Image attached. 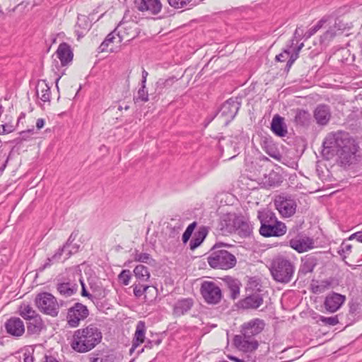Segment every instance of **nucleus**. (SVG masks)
<instances>
[{
    "label": "nucleus",
    "mask_w": 362,
    "mask_h": 362,
    "mask_svg": "<svg viewBox=\"0 0 362 362\" xmlns=\"http://www.w3.org/2000/svg\"><path fill=\"white\" fill-rule=\"evenodd\" d=\"M288 49H284L283 52L279 54L276 56V61L279 62H285L288 58V59L291 58L292 53H290Z\"/></svg>",
    "instance_id": "obj_48"
},
{
    "label": "nucleus",
    "mask_w": 362,
    "mask_h": 362,
    "mask_svg": "<svg viewBox=\"0 0 362 362\" xmlns=\"http://www.w3.org/2000/svg\"><path fill=\"white\" fill-rule=\"evenodd\" d=\"M352 138L347 132L344 131H337L329 133L324 139L322 144V156L326 159L333 158L336 153L349 143Z\"/></svg>",
    "instance_id": "obj_4"
},
{
    "label": "nucleus",
    "mask_w": 362,
    "mask_h": 362,
    "mask_svg": "<svg viewBox=\"0 0 362 362\" xmlns=\"http://www.w3.org/2000/svg\"><path fill=\"white\" fill-rule=\"evenodd\" d=\"M6 332L13 337H21L25 332L23 322L19 317H11L5 322Z\"/></svg>",
    "instance_id": "obj_17"
},
{
    "label": "nucleus",
    "mask_w": 362,
    "mask_h": 362,
    "mask_svg": "<svg viewBox=\"0 0 362 362\" xmlns=\"http://www.w3.org/2000/svg\"><path fill=\"white\" fill-rule=\"evenodd\" d=\"M260 221L259 233L264 237H280L286 234L285 223L277 220L275 214L270 210H263L258 212Z\"/></svg>",
    "instance_id": "obj_2"
},
{
    "label": "nucleus",
    "mask_w": 362,
    "mask_h": 362,
    "mask_svg": "<svg viewBox=\"0 0 362 362\" xmlns=\"http://www.w3.org/2000/svg\"><path fill=\"white\" fill-rule=\"evenodd\" d=\"M136 101L147 102L148 100V94L146 90V84H141V87L137 92V95L134 98Z\"/></svg>",
    "instance_id": "obj_41"
},
{
    "label": "nucleus",
    "mask_w": 362,
    "mask_h": 362,
    "mask_svg": "<svg viewBox=\"0 0 362 362\" xmlns=\"http://www.w3.org/2000/svg\"><path fill=\"white\" fill-rule=\"evenodd\" d=\"M200 293L204 301L211 305L218 304L222 297V291L218 284L214 281H204L201 284Z\"/></svg>",
    "instance_id": "obj_8"
},
{
    "label": "nucleus",
    "mask_w": 362,
    "mask_h": 362,
    "mask_svg": "<svg viewBox=\"0 0 362 362\" xmlns=\"http://www.w3.org/2000/svg\"><path fill=\"white\" fill-rule=\"evenodd\" d=\"M319 320L325 325H329L332 326L336 325L339 323L337 316L325 317L320 315L319 317Z\"/></svg>",
    "instance_id": "obj_44"
},
{
    "label": "nucleus",
    "mask_w": 362,
    "mask_h": 362,
    "mask_svg": "<svg viewBox=\"0 0 362 362\" xmlns=\"http://www.w3.org/2000/svg\"><path fill=\"white\" fill-rule=\"evenodd\" d=\"M314 118L319 125H326L331 118V112L329 106L319 105L314 110Z\"/></svg>",
    "instance_id": "obj_19"
},
{
    "label": "nucleus",
    "mask_w": 362,
    "mask_h": 362,
    "mask_svg": "<svg viewBox=\"0 0 362 362\" xmlns=\"http://www.w3.org/2000/svg\"><path fill=\"white\" fill-rule=\"evenodd\" d=\"M90 23L86 16H79L75 26V33L78 38L83 37L86 32L90 29Z\"/></svg>",
    "instance_id": "obj_27"
},
{
    "label": "nucleus",
    "mask_w": 362,
    "mask_h": 362,
    "mask_svg": "<svg viewBox=\"0 0 362 362\" xmlns=\"http://www.w3.org/2000/svg\"><path fill=\"white\" fill-rule=\"evenodd\" d=\"M335 35V33L332 30H329L327 31H326L324 34V37L325 39H327V38H332Z\"/></svg>",
    "instance_id": "obj_60"
},
{
    "label": "nucleus",
    "mask_w": 362,
    "mask_h": 362,
    "mask_svg": "<svg viewBox=\"0 0 362 362\" xmlns=\"http://www.w3.org/2000/svg\"><path fill=\"white\" fill-rule=\"evenodd\" d=\"M148 75V73L145 69H143L141 84H146Z\"/></svg>",
    "instance_id": "obj_61"
},
{
    "label": "nucleus",
    "mask_w": 362,
    "mask_h": 362,
    "mask_svg": "<svg viewBox=\"0 0 362 362\" xmlns=\"http://www.w3.org/2000/svg\"><path fill=\"white\" fill-rule=\"evenodd\" d=\"M196 226L197 223L193 222L187 226V229L182 235V241L184 243H186L189 240Z\"/></svg>",
    "instance_id": "obj_43"
},
{
    "label": "nucleus",
    "mask_w": 362,
    "mask_h": 362,
    "mask_svg": "<svg viewBox=\"0 0 362 362\" xmlns=\"http://www.w3.org/2000/svg\"><path fill=\"white\" fill-rule=\"evenodd\" d=\"M289 245L299 253L307 252L313 248V240L308 237L293 238L289 241Z\"/></svg>",
    "instance_id": "obj_18"
},
{
    "label": "nucleus",
    "mask_w": 362,
    "mask_h": 362,
    "mask_svg": "<svg viewBox=\"0 0 362 362\" xmlns=\"http://www.w3.org/2000/svg\"><path fill=\"white\" fill-rule=\"evenodd\" d=\"M146 325L144 321H139L136 331L134 333V336L132 340V348L130 349V353L132 352L141 344H143L145 341V334H146Z\"/></svg>",
    "instance_id": "obj_22"
},
{
    "label": "nucleus",
    "mask_w": 362,
    "mask_h": 362,
    "mask_svg": "<svg viewBox=\"0 0 362 362\" xmlns=\"http://www.w3.org/2000/svg\"><path fill=\"white\" fill-rule=\"evenodd\" d=\"M25 117V114L24 113H21V115L19 116L18 119L17 125H19L20 123L21 122V120L24 119Z\"/></svg>",
    "instance_id": "obj_63"
},
{
    "label": "nucleus",
    "mask_w": 362,
    "mask_h": 362,
    "mask_svg": "<svg viewBox=\"0 0 362 362\" xmlns=\"http://www.w3.org/2000/svg\"><path fill=\"white\" fill-rule=\"evenodd\" d=\"M134 258L136 262L147 263L151 259V256L148 253H139L138 251H136Z\"/></svg>",
    "instance_id": "obj_45"
},
{
    "label": "nucleus",
    "mask_w": 362,
    "mask_h": 362,
    "mask_svg": "<svg viewBox=\"0 0 362 362\" xmlns=\"http://www.w3.org/2000/svg\"><path fill=\"white\" fill-rule=\"evenodd\" d=\"M119 281L124 286H127L131 279V272L128 269L123 270L118 276Z\"/></svg>",
    "instance_id": "obj_42"
},
{
    "label": "nucleus",
    "mask_w": 362,
    "mask_h": 362,
    "mask_svg": "<svg viewBox=\"0 0 362 362\" xmlns=\"http://www.w3.org/2000/svg\"><path fill=\"white\" fill-rule=\"evenodd\" d=\"M263 298L259 293L249 295L240 301V305L243 309H257L263 304Z\"/></svg>",
    "instance_id": "obj_21"
},
{
    "label": "nucleus",
    "mask_w": 362,
    "mask_h": 362,
    "mask_svg": "<svg viewBox=\"0 0 362 362\" xmlns=\"http://www.w3.org/2000/svg\"><path fill=\"white\" fill-rule=\"evenodd\" d=\"M36 93L37 97L43 102H48L50 100V88L45 80L38 81L36 86Z\"/></svg>",
    "instance_id": "obj_28"
},
{
    "label": "nucleus",
    "mask_w": 362,
    "mask_h": 362,
    "mask_svg": "<svg viewBox=\"0 0 362 362\" xmlns=\"http://www.w3.org/2000/svg\"><path fill=\"white\" fill-rule=\"evenodd\" d=\"M78 248H79L78 245H76V244L73 245L71 243V245L69 248H67V250L66 251V256L64 257V259H67L68 258H69L71 257V255L77 252L78 250Z\"/></svg>",
    "instance_id": "obj_51"
},
{
    "label": "nucleus",
    "mask_w": 362,
    "mask_h": 362,
    "mask_svg": "<svg viewBox=\"0 0 362 362\" xmlns=\"http://www.w3.org/2000/svg\"><path fill=\"white\" fill-rule=\"evenodd\" d=\"M303 47H304L303 42H300V44H298V41H296V45L295 46V47L293 49V53L291 54V57L287 61V63H286V69L288 70L290 69V68L291 67V66L293 65L294 62L298 58L299 53Z\"/></svg>",
    "instance_id": "obj_37"
},
{
    "label": "nucleus",
    "mask_w": 362,
    "mask_h": 362,
    "mask_svg": "<svg viewBox=\"0 0 362 362\" xmlns=\"http://www.w3.org/2000/svg\"><path fill=\"white\" fill-rule=\"evenodd\" d=\"M124 23H119L117 27L110 33H109L104 41L101 43L100 48L102 52L105 51L108 46L112 43L119 44L125 38V35L122 33V29ZM124 29L127 28L124 27Z\"/></svg>",
    "instance_id": "obj_14"
},
{
    "label": "nucleus",
    "mask_w": 362,
    "mask_h": 362,
    "mask_svg": "<svg viewBox=\"0 0 362 362\" xmlns=\"http://www.w3.org/2000/svg\"><path fill=\"white\" fill-rule=\"evenodd\" d=\"M77 237V233H75L74 232H73L69 238H68L67 241L66 242V243L63 245L66 249L69 248L71 245V243L75 240V239Z\"/></svg>",
    "instance_id": "obj_54"
},
{
    "label": "nucleus",
    "mask_w": 362,
    "mask_h": 362,
    "mask_svg": "<svg viewBox=\"0 0 362 362\" xmlns=\"http://www.w3.org/2000/svg\"><path fill=\"white\" fill-rule=\"evenodd\" d=\"M19 315L25 320L33 319L39 315L33 308L25 303H23L18 308Z\"/></svg>",
    "instance_id": "obj_34"
},
{
    "label": "nucleus",
    "mask_w": 362,
    "mask_h": 362,
    "mask_svg": "<svg viewBox=\"0 0 362 362\" xmlns=\"http://www.w3.org/2000/svg\"><path fill=\"white\" fill-rule=\"evenodd\" d=\"M304 37L303 35V30L300 28H297L294 32L293 37L294 39H296L297 41H299L302 39V37Z\"/></svg>",
    "instance_id": "obj_55"
},
{
    "label": "nucleus",
    "mask_w": 362,
    "mask_h": 362,
    "mask_svg": "<svg viewBox=\"0 0 362 362\" xmlns=\"http://www.w3.org/2000/svg\"><path fill=\"white\" fill-rule=\"evenodd\" d=\"M35 303L40 311L44 314L56 317L59 313V305L56 298L49 293H38L35 297Z\"/></svg>",
    "instance_id": "obj_6"
},
{
    "label": "nucleus",
    "mask_w": 362,
    "mask_h": 362,
    "mask_svg": "<svg viewBox=\"0 0 362 362\" xmlns=\"http://www.w3.org/2000/svg\"><path fill=\"white\" fill-rule=\"evenodd\" d=\"M233 343L237 349L243 352H252L259 346L255 337L243 332L234 337Z\"/></svg>",
    "instance_id": "obj_11"
},
{
    "label": "nucleus",
    "mask_w": 362,
    "mask_h": 362,
    "mask_svg": "<svg viewBox=\"0 0 362 362\" xmlns=\"http://www.w3.org/2000/svg\"><path fill=\"white\" fill-rule=\"evenodd\" d=\"M271 129L279 136H285L287 134V128L284 122V118L276 115L272 121Z\"/></svg>",
    "instance_id": "obj_26"
},
{
    "label": "nucleus",
    "mask_w": 362,
    "mask_h": 362,
    "mask_svg": "<svg viewBox=\"0 0 362 362\" xmlns=\"http://www.w3.org/2000/svg\"><path fill=\"white\" fill-rule=\"evenodd\" d=\"M162 8V4L160 0H141L138 8L141 11H148L151 14H158Z\"/></svg>",
    "instance_id": "obj_24"
},
{
    "label": "nucleus",
    "mask_w": 362,
    "mask_h": 362,
    "mask_svg": "<svg viewBox=\"0 0 362 362\" xmlns=\"http://www.w3.org/2000/svg\"><path fill=\"white\" fill-rule=\"evenodd\" d=\"M89 310L86 305L81 303H76L67 310L66 321L71 327H76L81 321L88 317Z\"/></svg>",
    "instance_id": "obj_9"
},
{
    "label": "nucleus",
    "mask_w": 362,
    "mask_h": 362,
    "mask_svg": "<svg viewBox=\"0 0 362 362\" xmlns=\"http://www.w3.org/2000/svg\"><path fill=\"white\" fill-rule=\"evenodd\" d=\"M240 107V103L236 100L230 98L221 106L218 115L226 118V122L232 120L237 115Z\"/></svg>",
    "instance_id": "obj_13"
},
{
    "label": "nucleus",
    "mask_w": 362,
    "mask_h": 362,
    "mask_svg": "<svg viewBox=\"0 0 362 362\" xmlns=\"http://www.w3.org/2000/svg\"><path fill=\"white\" fill-rule=\"evenodd\" d=\"M191 0H168V4L175 8H181L186 6Z\"/></svg>",
    "instance_id": "obj_46"
},
{
    "label": "nucleus",
    "mask_w": 362,
    "mask_h": 362,
    "mask_svg": "<svg viewBox=\"0 0 362 362\" xmlns=\"http://www.w3.org/2000/svg\"><path fill=\"white\" fill-rule=\"evenodd\" d=\"M153 346V341L148 340L145 345V348L152 349Z\"/></svg>",
    "instance_id": "obj_62"
},
{
    "label": "nucleus",
    "mask_w": 362,
    "mask_h": 362,
    "mask_svg": "<svg viewBox=\"0 0 362 362\" xmlns=\"http://www.w3.org/2000/svg\"><path fill=\"white\" fill-rule=\"evenodd\" d=\"M356 239L358 242L362 243V231H358L351 235L349 238V240Z\"/></svg>",
    "instance_id": "obj_57"
},
{
    "label": "nucleus",
    "mask_w": 362,
    "mask_h": 362,
    "mask_svg": "<svg viewBox=\"0 0 362 362\" xmlns=\"http://www.w3.org/2000/svg\"><path fill=\"white\" fill-rule=\"evenodd\" d=\"M274 203L276 209L283 218H290L296 212L297 202L291 195L279 194L275 197Z\"/></svg>",
    "instance_id": "obj_7"
},
{
    "label": "nucleus",
    "mask_w": 362,
    "mask_h": 362,
    "mask_svg": "<svg viewBox=\"0 0 362 362\" xmlns=\"http://www.w3.org/2000/svg\"><path fill=\"white\" fill-rule=\"evenodd\" d=\"M207 262L213 269H229L236 264V257L226 250H216L214 248L209 257Z\"/></svg>",
    "instance_id": "obj_5"
},
{
    "label": "nucleus",
    "mask_w": 362,
    "mask_h": 362,
    "mask_svg": "<svg viewBox=\"0 0 362 362\" xmlns=\"http://www.w3.org/2000/svg\"><path fill=\"white\" fill-rule=\"evenodd\" d=\"M66 250L67 249L64 246L59 247L52 257L47 258L44 264L40 267V270L43 271L46 268L49 267L52 264L59 262L62 259L63 254H66Z\"/></svg>",
    "instance_id": "obj_32"
},
{
    "label": "nucleus",
    "mask_w": 362,
    "mask_h": 362,
    "mask_svg": "<svg viewBox=\"0 0 362 362\" xmlns=\"http://www.w3.org/2000/svg\"><path fill=\"white\" fill-rule=\"evenodd\" d=\"M176 81L177 78L175 76H170L166 79L160 78L156 83V89L162 90L164 88H169Z\"/></svg>",
    "instance_id": "obj_38"
},
{
    "label": "nucleus",
    "mask_w": 362,
    "mask_h": 362,
    "mask_svg": "<svg viewBox=\"0 0 362 362\" xmlns=\"http://www.w3.org/2000/svg\"><path fill=\"white\" fill-rule=\"evenodd\" d=\"M295 41H297L296 39H294L293 37L291 39L288 43L286 44V47L284 49H288V52L290 53H293V49L295 47L296 43H295Z\"/></svg>",
    "instance_id": "obj_56"
},
{
    "label": "nucleus",
    "mask_w": 362,
    "mask_h": 362,
    "mask_svg": "<svg viewBox=\"0 0 362 362\" xmlns=\"http://www.w3.org/2000/svg\"><path fill=\"white\" fill-rule=\"evenodd\" d=\"M193 305L194 300L191 298L180 299L175 303L173 313L176 317L184 315L192 308Z\"/></svg>",
    "instance_id": "obj_20"
},
{
    "label": "nucleus",
    "mask_w": 362,
    "mask_h": 362,
    "mask_svg": "<svg viewBox=\"0 0 362 362\" xmlns=\"http://www.w3.org/2000/svg\"><path fill=\"white\" fill-rule=\"evenodd\" d=\"M327 19L326 17H323L321 20H320L315 25L310 28L304 35L305 39L310 38L314 34H315L327 22Z\"/></svg>",
    "instance_id": "obj_39"
},
{
    "label": "nucleus",
    "mask_w": 362,
    "mask_h": 362,
    "mask_svg": "<svg viewBox=\"0 0 362 362\" xmlns=\"http://www.w3.org/2000/svg\"><path fill=\"white\" fill-rule=\"evenodd\" d=\"M345 300L344 296L333 292L326 296L324 305L327 311L334 313L341 308Z\"/></svg>",
    "instance_id": "obj_15"
},
{
    "label": "nucleus",
    "mask_w": 362,
    "mask_h": 362,
    "mask_svg": "<svg viewBox=\"0 0 362 362\" xmlns=\"http://www.w3.org/2000/svg\"><path fill=\"white\" fill-rule=\"evenodd\" d=\"M229 221H232L233 224L226 225L228 232H237L240 236L245 238L250 236L252 231V227L243 217L235 216L233 219L230 218Z\"/></svg>",
    "instance_id": "obj_12"
},
{
    "label": "nucleus",
    "mask_w": 362,
    "mask_h": 362,
    "mask_svg": "<svg viewBox=\"0 0 362 362\" xmlns=\"http://www.w3.org/2000/svg\"><path fill=\"white\" fill-rule=\"evenodd\" d=\"M115 356L111 355H106L103 357H92L90 358V362H113Z\"/></svg>",
    "instance_id": "obj_47"
},
{
    "label": "nucleus",
    "mask_w": 362,
    "mask_h": 362,
    "mask_svg": "<svg viewBox=\"0 0 362 362\" xmlns=\"http://www.w3.org/2000/svg\"><path fill=\"white\" fill-rule=\"evenodd\" d=\"M100 329L94 324L74 332L71 348L78 353H86L95 348L102 340Z\"/></svg>",
    "instance_id": "obj_1"
},
{
    "label": "nucleus",
    "mask_w": 362,
    "mask_h": 362,
    "mask_svg": "<svg viewBox=\"0 0 362 362\" xmlns=\"http://www.w3.org/2000/svg\"><path fill=\"white\" fill-rule=\"evenodd\" d=\"M78 288V284L71 281L58 283L57 285V291L65 297H69L76 293Z\"/></svg>",
    "instance_id": "obj_25"
},
{
    "label": "nucleus",
    "mask_w": 362,
    "mask_h": 362,
    "mask_svg": "<svg viewBox=\"0 0 362 362\" xmlns=\"http://www.w3.org/2000/svg\"><path fill=\"white\" fill-rule=\"evenodd\" d=\"M148 285L142 284V282L138 281L133 285V291L136 297L139 298L144 294L149 288Z\"/></svg>",
    "instance_id": "obj_40"
},
{
    "label": "nucleus",
    "mask_w": 362,
    "mask_h": 362,
    "mask_svg": "<svg viewBox=\"0 0 362 362\" xmlns=\"http://www.w3.org/2000/svg\"><path fill=\"white\" fill-rule=\"evenodd\" d=\"M134 273L138 281L140 282H145L149 280L150 273L148 269L146 267L142 264L137 265L134 269Z\"/></svg>",
    "instance_id": "obj_36"
},
{
    "label": "nucleus",
    "mask_w": 362,
    "mask_h": 362,
    "mask_svg": "<svg viewBox=\"0 0 362 362\" xmlns=\"http://www.w3.org/2000/svg\"><path fill=\"white\" fill-rule=\"evenodd\" d=\"M43 362H59L56 358L52 356H45Z\"/></svg>",
    "instance_id": "obj_59"
},
{
    "label": "nucleus",
    "mask_w": 362,
    "mask_h": 362,
    "mask_svg": "<svg viewBox=\"0 0 362 362\" xmlns=\"http://www.w3.org/2000/svg\"><path fill=\"white\" fill-rule=\"evenodd\" d=\"M269 270L276 281L286 284L293 276L295 266L291 260L282 256H278L273 259Z\"/></svg>",
    "instance_id": "obj_3"
},
{
    "label": "nucleus",
    "mask_w": 362,
    "mask_h": 362,
    "mask_svg": "<svg viewBox=\"0 0 362 362\" xmlns=\"http://www.w3.org/2000/svg\"><path fill=\"white\" fill-rule=\"evenodd\" d=\"M45 120L42 118H40V119H37V122H36V128L37 129L35 131H37L38 132V130L41 129L44 125H45Z\"/></svg>",
    "instance_id": "obj_58"
},
{
    "label": "nucleus",
    "mask_w": 362,
    "mask_h": 362,
    "mask_svg": "<svg viewBox=\"0 0 362 362\" xmlns=\"http://www.w3.org/2000/svg\"><path fill=\"white\" fill-rule=\"evenodd\" d=\"M265 326V323L263 320L255 318L250 320L249 322H245L241 326L240 332L250 334L255 337L262 332Z\"/></svg>",
    "instance_id": "obj_16"
},
{
    "label": "nucleus",
    "mask_w": 362,
    "mask_h": 362,
    "mask_svg": "<svg viewBox=\"0 0 362 362\" xmlns=\"http://www.w3.org/2000/svg\"><path fill=\"white\" fill-rule=\"evenodd\" d=\"M358 146L356 141L351 139L349 143H346L337 151L335 156L339 158V161L341 165H351L356 160V153Z\"/></svg>",
    "instance_id": "obj_10"
},
{
    "label": "nucleus",
    "mask_w": 362,
    "mask_h": 362,
    "mask_svg": "<svg viewBox=\"0 0 362 362\" xmlns=\"http://www.w3.org/2000/svg\"><path fill=\"white\" fill-rule=\"evenodd\" d=\"M33 358L30 356H25L24 362H33Z\"/></svg>",
    "instance_id": "obj_64"
},
{
    "label": "nucleus",
    "mask_w": 362,
    "mask_h": 362,
    "mask_svg": "<svg viewBox=\"0 0 362 362\" xmlns=\"http://www.w3.org/2000/svg\"><path fill=\"white\" fill-rule=\"evenodd\" d=\"M225 283L230 291L231 298L235 299L240 293V281L238 279L227 277L225 279Z\"/></svg>",
    "instance_id": "obj_35"
},
{
    "label": "nucleus",
    "mask_w": 362,
    "mask_h": 362,
    "mask_svg": "<svg viewBox=\"0 0 362 362\" xmlns=\"http://www.w3.org/2000/svg\"><path fill=\"white\" fill-rule=\"evenodd\" d=\"M38 132L35 131L33 127L26 130H22L18 133V136L14 139V142L16 144H18L24 141H30L35 138Z\"/></svg>",
    "instance_id": "obj_33"
},
{
    "label": "nucleus",
    "mask_w": 362,
    "mask_h": 362,
    "mask_svg": "<svg viewBox=\"0 0 362 362\" xmlns=\"http://www.w3.org/2000/svg\"><path fill=\"white\" fill-rule=\"evenodd\" d=\"M324 282H322V284L320 285H316V286H314V285H312V290H313V292L315 293H322L325 291V288L327 287V286L329 284H323Z\"/></svg>",
    "instance_id": "obj_53"
},
{
    "label": "nucleus",
    "mask_w": 362,
    "mask_h": 362,
    "mask_svg": "<svg viewBox=\"0 0 362 362\" xmlns=\"http://www.w3.org/2000/svg\"><path fill=\"white\" fill-rule=\"evenodd\" d=\"M310 114L304 110L297 109L294 117V122L297 125L305 127L310 122Z\"/></svg>",
    "instance_id": "obj_31"
},
{
    "label": "nucleus",
    "mask_w": 362,
    "mask_h": 362,
    "mask_svg": "<svg viewBox=\"0 0 362 362\" xmlns=\"http://www.w3.org/2000/svg\"><path fill=\"white\" fill-rule=\"evenodd\" d=\"M76 276L78 277V279L81 285L82 291H81V296L88 297V298H92V295H90L86 289L85 284L83 280L81 278V274L80 273H76Z\"/></svg>",
    "instance_id": "obj_49"
},
{
    "label": "nucleus",
    "mask_w": 362,
    "mask_h": 362,
    "mask_svg": "<svg viewBox=\"0 0 362 362\" xmlns=\"http://www.w3.org/2000/svg\"><path fill=\"white\" fill-rule=\"evenodd\" d=\"M28 320L29 322L27 323L28 333L30 334H39L43 327V322L40 315Z\"/></svg>",
    "instance_id": "obj_30"
},
{
    "label": "nucleus",
    "mask_w": 362,
    "mask_h": 362,
    "mask_svg": "<svg viewBox=\"0 0 362 362\" xmlns=\"http://www.w3.org/2000/svg\"><path fill=\"white\" fill-rule=\"evenodd\" d=\"M120 23H124L122 27L127 28L126 29H124V28L122 29V33L125 35L124 39H126L127 40H129V39H127L128 37L132 38L133 37L132 33V31L131 30L132 26L130 25H128V23L123 22V21H122Z\"/></svg>",
    "instance_id": "obj_50"
},
{
    "label": "nucleus",
    "mask_w": 362,
    "mask_h": 362,
    "mask_svg": "<svg viewBox=\"0 0 362 362\" xmlns=\"http://www.w3.org/2000/svg\"><path fill=\"white\" fill-rule=\"evenodd\" d=\"M351 248L352 245L351 244H349L346 241H344L340 246L339 253L340 255H341V252L349 253V252H351Z\"/></svg>",
    "instance_id": "obj_52"
},
{
    "label": "nucleus",
    "mask_w": 362,
    "mask_h": 362,
    "mask_svg": "<svg viewBox=\"0 0 362 362\" xmlns=\"http://www.w3.org/2000/svg\"><path fill=\"white\" fill-rule=\"evenodd\" d=\"M56 55L60 60L62 66H66L72 61L73 53L71 50L70 46L66 43H62L59 45Z\"/></svg>",
    "instance_id": "obj_23"
},
{
    "label": "nucleus",
    "mask_w": 362,
    "mask_h": 362,
    "mask_svg": "<svg viewBox=\"0 0 362 362\" xmlns=\"http://www.w3.org/2000/svg\"><path fill=\"white\" fill-rule=\"evenodd\" d=\"M207 233L208 230L206 227H200L198 231L195 233L194 236L190 241V249L194 250L198 247L206 237Z\"/></svg>",
    "instance_id": "obj_29"
}]
</instances>
